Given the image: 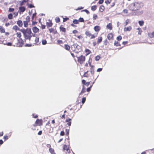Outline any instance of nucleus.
<instances>
[{"label": "nucleus", "instance_id": "nucleus-3", "mask_svg": "<svg viewBox=\"0 0 154 154\" xmlns=\"http://www.w3.org/2000/svg\"><path fill=\"white\" fill-rule=\"evenodd\" d=\"M140 8V5L138 3H136L131 5L130 9L132 11H136L139 10Z\"/></svg>", "mask_w": 154, "mask_h": 154}, {"label": "nucleus", "instance_id": "nucleus-37", "mask_svg": "<svg viewBox=\"0 0 154 154\" xmlns=\"http://www.w3.org/2000/svg\"><path fill=\"white\" fill-rule=\"evenodd\" d=\"M57 44L58 45H60L63 43V41L62 40H58L57 41Z\"/></svg>", "mask_w": 154, "mask_h": 154}, {"label": "nucleus", "instance_id": "nucleus-28", "mask_svg": "<svg viewBox=\"0 0 154 154\" xmlns=\"http://www.w3.org/2000/svg\"><path fill=\"white\" fill-rule=\"evenodd\" d=\"M114 45L116 46H120L121 45L118 41H115L114 43Z\"/></svg>", "mask_w": 154, "mask_h": 154}, {"label": "nucleus", "instance_id": "nucleus-16", "mask_svg": "<svg viewBox=\"0 0 154 154\" xmlns=\"http://www.w3.org/2000/svg\"><path fill=\"white\" fill-rule=\"evenodd\" d=\"M132 29L131 26H129L127 27H125L124 29V31L125 32L130 31Z\"/></svg>", "mask_w": 154, "mask_h": 154}, {"label": "nucleus", "instance_id": "nucleus-63", "mask_svg": "<svg viewBox=\"0 0 154 154\" xmlns=\"http://www.w3.org/2000/svg\"><path fill=\"white\" fill-rule=\"evenodd\" d=\"M104 44L105 45H107L108 43V42L107 41V39H106L104 41Z\"/></svg>", "mask_w": 154, "mask_h": 154}, {"label": "nucleus", "instance_id": "nucleus-27", "mask_svg": "<svg viewBox=\"0 0 154 154\" xmlns=\"http://www.w3.org/2000/svg\"><path fill=\"white\" fill-rule=\"evenodd\" d=\"M148 35L149 37L150 38H154V32H152V33H149Z\"/></svg>", "mask_w": 154, "mask_h": 154}, {"label": "nucleus", "instance_id": "nucleus-39", "mask_svg": "<svg viewBox=\"0 0 154 154\" xmlns=\"http://www.w3.org/2000/svg\"><path fill=\"white\" fill-rule=\"evenodd\" d=\"M137 30L138 31V34L139 35H141L142 31L141 28L139 27L137 28Z\"/></svg>", "mask_w": 154, "mask_h": 154}, {"label": "nucleus", "instance_id": "nucleus-8", "mask_svg": "<svg viewBox=\"0 0 154 154\" xmlns=\"http://www.w3.org/2000/svg\"><path fill=\"white\" fill-rule=\"evenodd\" d=\"M63 149L64 151L66 150L67 152L69 153H70V150L68 145H64L63 146Z\"/></svg>", "mask_w": 154, "mask_h": 154}, {"label": "nucleus", "instance_id": "nucleus-34", "mask_svg": "<svg viewBox=\"0 0 154 154\" xmlns=\"http://www.w3.org/2000/svg\"><path fill=\"white\" fill-rule=\"evenodd\" d=\"M130 20L129 19H127L126 20V21H125V26H126V25H127L128 23H130Z\"/></svg>", "mask_w": 154, "mask_h": 154}, {"label": "nucleus", "instance_id": "nucleus-17", "mask_svg": "<svg viewBox=\"0 0 154 154\" xmlns=\"http://www.w3.org/2000/svg\"><path fill=\"white\" fill-rule=\"evenodd\" d=\"M100 27L98 26H96L94 27V29L96 32H99L100 30Z\"/></svg>", "mask_w": 154, "mask_h": 154}, {"label": "nucleus", "instance_id": "nucleus-1", "mask_svg": "<svg viewBox=\"0 0 154 154\" xmlns=\"http://www.w3.org/2000/svg\"><path fill=\"white\" fill-rule=\"evenodd\" d=\"M23 36L24 38L25 42H26L27 40H28L30 42L31 38L32 37V31L31 29H27L26 31L23 32Z\"/></svg>", "mask_w": 154, "mask_h": 154}, {"label": "nucleus", "instance_id": "nucleus-46", "mask_svg": "<svg viewBox=\"0 0 154 154\" xmlns=\"http://www.w3.org/2000/svg\"><path fill=\"white\" fill-rule=\"evenodd\" d=\"M14 11V8H9L8 10L9 12H13Z\"/></svg>", "mask_w": 154, "mask_h": 154}, {"label": "nucleus", "instance_id": "nucleus-59", "mask_svg": "<svg viewBox=\"0 0 154 154\" xmlns=\"http://www.w3.org/2000/svg\"><path fill=\"white\" fill-rule=\"evenodd\" d=\"M81 11L82 12L85 11L87 14H89L90 13L89 11L88 10H86V9H85V10H82V11Z\"/></svg>", "mask_w": 154, "mask_h": 154}, {"label": "nucleus", "instance_id": "nucleus-60", "mask_svg": "<svg viewBox=\"0 0 154 154\" xmlns=\"http://www.w3.org/2000/svg\"><path fill=\"white\" fill-rule=\"evenodd\" d=\"M123 11L124 13L127 14L128 13V10L127 9H124Z\"/></svg>", "mask_w": 154, "mask_h": 154}, {"label": "nucleus", "instance_id": "nucleus-51", "mask_svg": "<svg viewBox=\"0 0 154 154\" xmlns=\"http://www.w3.org/2000/svg\"><path fill=\"white\" fill-rule=\"evenodd\" d=\"M42 44L43 45H45L47 44V41L46 40H44L42 42Z\"/></svg>", "mask_w": 154, "mask_h": 154}, {"label": "nucleus", "instance_id": "nucleus-43", "mask_svg": "<svg viewBox=\"0 0 154 154\" xmlns=\"http://www.w3.org/2000/svg\"><path fill=\"white\" fill-rule=\"evenodd\" d=\"M97 18V15L96 14H94L93 15V20H96Z\"/></svg>", "mask_w": 154, "mask_h": 154}, {"label": "nucleus", "instance_id": "nucleus-48", "mask_svg": "<svg viewBox=\"0 0 154 154\" xmlns=\"http://www.w3.org/2000/svg\"><path fill=\"white\" fill-rule=\"evenodd\" d=\"M36 13H34L32 17V21L34 20V18L36 17Z\"/></svg>", "mask_w": 154, "mask_h": 154}, {"label": "nucleus", "instance_id": "nucleus-13", "mask_svg": "<svg viewBox=\"0 0 154 154\" xmlns=\"http://www.w3.org/2000/svg\"><path fill=\"white\" fill-rule=\"evenodd\" d=\"M60 31V32H63L64 33H65L66 32V29L63 27V25H61L59 27Z\"/></svg>", "mask_w": 154, "mask_h": 154}, {"label": "nucleus", "instance_id": "nucleus-61", "mask_svg": "<svg viewBox=\"0 0 154 154\" xmlns=\"http://www.w3.org/2000/svg\"><path fill=\"white\" fill-rule=\"evenodd\" d=\"M35 42L36 43H38L39 42V38L37 37L35 38Z\"/></svg>", "mask_w": 154, "mask_h": 154}, {"label": "nucleus", "instance_id": "nucleus-30", "mask_svg": "<svg viewBox=\"0 0 154 154\" xmlns=\"http://www.w3.org/2000/svg\"><path fill=\"white\" fill-rule=\"evenodd\" d=\"M85 52L86 53V55H88V54H91V51L89 49H85Z\"/></svg>", "mask_w": 154, "mask_h": 154}, {"label": "nucleus", "instance_id": "nucleus-22", "mask_svg": "<svg viewBox=\"0 0 154 154\" xmlns=\"http://www.w3.org/2000/svg\"><path fill=\"white\" fill-rule=\"evenodd\" d=\"M102 41V36L99 37L97 38V44L100 43Z\"/></svg>", "mask_w": 154, "mask_h": 154}, {"label": "nucleus", "instance_id": "nucleus-38", "mask_svg": "<svg viewBox=\"0 0 154 154\" xmlns=\"http://www.w3.org/2000/svg\"><path fill=\"white\" fill-rule=\"evenodd\" d=\"M24 26L25 27H27L28 26V22L24 21L23 22Z\"/></svg>", "mask_w": 154, "mask_h": 154}, {"label": "nucleus", "instance_id": "nucleus-33", "mask_svg": "<svg viewBox=\"0 0 154 154\" xmlns=\"http://www.w3.org/2000/svg\"><path fill=\"white\" fill-rule=\"evenodd\" d=\"M17 36V37L19 38V39L21 38V34L20 32H17L16 33Z\"/></svg>", "mask_w": 154, "mask_h": 154}, {"label": "nucleus", "instance_id": "nucleus-20", "mask_svg": "<svg viewBox=\"0 0 154 154\" xmlns=\"http://www.w3.org/2000/svg\"><path fill=\"white\" fill-rule=\"evenodd\" d=\"M17 24L18 26L20 27H22L23 24L22 21L21 20H19L17 22Z\"/></svg>", "mask_w": 154, "mask_h": 154}, {"label": "nucleus", "instance_id": "nucleus-49", "mask_svg": "<svg viewBox=\"0 0 154 154\" xmlns=\"http://www.w3.org/2000/svg\"><path fill=\"white\" fill-rule=\"evenodd\" d=\"M90 72L91 74L93 75L94 73V68L90 69Z\"/></svg>", "mask_w": 154, "mask_h": 154}, {"label": "nucleus", "instance_id": "nucleus-47", "mask_svg": "<svg viewBox=\"0 0 154 154\" xmlns=\"http://www.w3.org/2000/svg\"><path fill=\"white\" fill-rule=\"evenodd\" d=\"M86 97H84L82 98V104H83L85 103V102L86 101Z\"/></svg>", "mask_w": 154, "mask_h": 154}, {"label": "nucleus", "instance_id": "nucleus-29", "mask_svg": "<svg viewBox=\"0 0 154 154\" xmlns=\"http://www.w3.org/2000/svg\"><path fill=\"white\" fill-rule=\"evenodd\" d=\"M13 29L15 31H17L20 29V28L17 25L14 26L13 27Z\"/></svg>", "mask_w": 154, "mask_h": 154}, {"label": "nucleus", "instance_id": "nucleus-7", "mask_svg": "<svg viewBox=\"0 0 154 154\" xmlns=\"http://www.w3.org/2000/svg\"><path fill=\"white\" fill-rule=\"evenodd\" d=\"M25 40H23L22 38L18 40V42L17 44V46L19 47H21L24 44Z\"/></svg>", "mask_w": 154, "mask_h": 154}, {"label": "nucleus", "instance_id": "nucleus-26", "mask_svg": "<svg viewBox=\"0 0 154 154\" xmlns=\"http://www.w3.org/2000/svg\"><path fill=\"white\" fill-rule=\"evenodd\" d=\"M1 41H2V43L4 44V45H7L9 46H11L12 45V43L11 42L5 43L4 41H2L1 40Z\"/></svg>", "mask_w": 154, "mask_h": 154}, {"label": "nucleus", "instance_id": "nucleus-6", "mask_svg": "<svg viewBox=\"0 0 154 154\" xmlns=\"http://www.w3.org/2000/svg\"><path fill=\"white\" fill-rule=\"evenodd\" d=\"M43 125V120L42 119H37L35 121V124L33 125V126H42Z\"/></svg>", "mask_w": 154, "mask_h": 154}, {"label": "nucleus", "instance_id": "nucleus-19", "mask_svg": "<svg viewBox=\"0 0 154 154\" xmlns=\"http://www.w3.org/2000/svg\"><path fill=\"white\" fill-rule=\"evenodd\" d=\"M64 48L65 49L69 51L70 49V47L68 44H65L64 45Z\"/></svg>", "mask_w": 154, "mask_h": 154}, {"label": "nucleus", "instance_id": "nucleus-45", "mask_svg": "<svg viewBox=\"0 0 154 154\" xmlns=\"http://www.w3.org/2000/svg\"><path fill=\"white\" fill-rule=\"evenodd\" d=\"M73 23L75 24H78L79 23V22L78 20L76 19L74 20L73 21Z\"/></svg>", "mask_w": 154, "mask_h": 154}, {"label": "nucleus", "instance_id": "nucleus-31", "mask_svg": "<svg viewBox=\"0 0 154 154\" xmlns=\"http://www.w3.org/2000/svg\"><path fill=\"white\" fill-rule=\"evenodd\" d=\"M144 23V22L143 20H140L138 21L139 24L141 26H143Z\"/></svg>", "mask_w": 154, "mask_h": 154}, {"label": "nucleus", "instance_id": "nucleus-57", "mask_svg": "<svg viewBox=\"0 0 154 154\" xmlns=\"http://www.w3.org/2000/svg\"><path fill=\"white\" fill-rule=\"evenodd\" d=\"M104 2V0H99L98 2V3L100 4H102Z\"/></svg>", "mask_w": 154, "mask_h": 154}, {"label": "nucleus", "instance_id": "nucleus-52", "mask_svg": "<svg viewBox=\"0 0 154 154\" xmlns=\"http://www.w3.org/2000/svg\"><path fill=\"white\" fill-rule=\"evenodd\" d=\"M100 57L99 56H97L95 57V60L96 61H97L100 59Z\"/></svg>", "mask_w": 154, "mask_h": 154}, {"label": "nucleus", "instance_id": "nucleus-58", "mask_svg": "<svg viewBox=\"0 0 154 154\" xmlns=\"http://www.w3.org/2000/svg\"><path fill=\"white\" fill-rule=\"evenodd\" d=\"M3 138L4 139L5 141L8 139V136L7 135H5L3 137Z\"/></svg>", "mask_w": 154, "mask_h": 154}, {"label": "nucleus", "instance_id": "nucleus-24", "mask_svg": "<svg viewBox=\"0 0 154 154\" xmlns=\"http://www.w3.org/2000/svg\"><path fill=\"white\" fill-rule=\"evenodd\" d=\"M0 32L2 33L5 32V28L2 26H0Z\"/></svg>", "mask_w": 154, "mask_h": 154}, {"label": "nucleus", "instance_id": "nucleus-32", "mask_svg": "<svg viewBox=\"0 0 154 154\" xmlns=\"http://www.w3.org/2000/svg\"><path fill=\"white\" fill-rule=\"evenodd\" d=\"M97 9V6L96 5H93L91 7V10L93 11H95Z\"/></svg>", "mask_w": 154, "mask_h": 154}, {"label": "nucleus", "instance_id": "nucleus-9", "mask_svg": "<svg viewBox=\"0 0 154 154\" xmlns=\"http://www.w3.org/2000/svg\"><path fill=\"white\" fill-rule=\"evenodd\" d=\"M72 118V117L71 119L68 118L66 119V122H67L66 125L70 127L71 126L72 123L71 120Z\"/></svg>", "mask_w": 154, "mask_h": 154}, {"label": "nucleus", "instance_id": "nucleus-18", "mask_svg": "<svg viewBox=\"0 0 154 154\" xmlns=\"http://www.w3.org/2000/svg\"><path fill=\"white\" fill-rule=\"evenodd\" d=\"M106 28L109 29L110 30H112V23H109L106 26Z\"/></svg>", "mask_w": 154, "mask_h": 154}, {"label": "nucleus", "instance_id": "nucleus-55", "mask_svg": "<svg viewBox=\"0 0 154 154\" xmlns=\"http://www.w3.org/2000/svg\"><path fill=\"white\" fill-rule=\"evenodd\" d=\"M82 83L83 84V85H84L85 86L86 83V81L85 80L83 79L82 80Z\"/></svg>", "mask_w": 154, "mask_h": 154}, {"label": "nucleus", "instance_id": "nucleus-42", "mask_svg": "<svg viewBox=\"0 0 154 154\" xmlns=\"http://www.w3.org/2000/svg\"><path fill=\"white\" fill-rule=\"evenodd\" d=\"M122 37L121 35H119L116 38V39L118 41H120L122 39Z\"/></svg>", "mask_w": 154, "mask_h": 154}, {"label": "nucleus", "instance_id": "nucleus-50", "mask_svg": "<svg viewBox=\"0 0 154 154\" xmlns=\"http://www.w3.org/2000/svg\"><path fill=\"white\" fill-rule=\"evenodd\" d=\"M79 22H84V20L83 18L80 17L79 19L78 20Z\"/></svg>", "mask_w": 154, "mask_h": 154}, {"label": "nucleus", "instance_id": "nucleus-56", "mask_svg": "<svg viewBox=\"0 0 154 154\" xmlns=\"http://www.w3.org/2000/svg\"><path fill=\"white\" fill-rule=\"evenodd\" d=\"M25 46L26 47H31L32 45L31 44H25Z\"/></svg>", "mask_w": 154, "mask_h": 154}, {"label": "nucleus", "instance_id": "nucleus-5", "mask_svg": "<svg viewBox=\"0 0 154 154\" xmlns=\"http://www.w3.org/2000/svg\"><path fill=\"white\" fill-rule=\"evenodd\" d=\"M77 59L78 62L81 64H83L85 60V57L83 55L78 57Z\"/></svg>", "mask_w": 154, "mask_h": 154}, {"label": "nucleus", "instance_id": "nucleus-23", "mask_svg": "<svg viewBox=\"0 0 154 154\" xmlns=\"http://www.w3.org/2000/svg\"><path fill=\"white\" fill-rule=\"evenodd\" d=\"M105 9V7L103 5H101L99 11L101 12H103Z\"/></svg>", "mask_w": 154, "mask_h": 154}, {"label": "nucleus", "instance_id": "nucleus-41", "mask_svg": "<svg viewBox=\"0 0 154 154\" xmlns=\"http://www.w3.org/2000/svg\"><path fill=\"white\" fill-rule=\"evenodd\" d=\"M26 21L27 22H29L30 21V17H29V16H27L26 18Z\"/></svg>", "mask_w": 154, "mask_h": 154}, {"label": "nucleus", "instance_id": "nucleus-35", "mask_svg": "<svg viewBox=\"0 0 154 154\" xmlns=\"http://www.w3.org/2000/svg\"><path fill=\"white\" fill-rule=\"evenodd\" d=\"M88 72V70L86 72H85L84 73L83 76H84V77H88L89 76L88 74L87 73Z\"/></svg>", "mask_w": 154, "mask_h": 154}, {"label": "nucleus", "instance_id": "nucleus-36", "mask_svg": "<svg viewBox=\"0 0 154 154\" xmlns=\"http://www.w3.org/2000/svg\"><path fill=\"white\" fill-rule=\"evenodd\" d=\"M8 18L10 20L12 19L13 18V15L11 13L9 14L8 15Z\"/></svg>", "mask_w": 154, "mask_h": 154}, {"label": "nucleus", "instance_id": "nucleus-64", "mask_svg": "<svg viewBox=\"0 0 154 154\" xmlns=\"http://www.w3.org/2000/svg\"><path fill=\"white\" fill-rule=\"evenodd\" d=\"M66 134L68 135V134H69V129H66Z\"/></svg>", "mask_w": 154, "mask_h": 154}, {"label": "nucleus", "instance_id": "nucleus-62", "mask_svg": "<svg viewBox=\"0 0 154 154\" xmlns=\"http://www.w3.org/2000/svg\"><path fill=\"white\" fill-rule=\"evenodd\" d=\"M111 1H109L108 0H106V1H105V2L106 4H107V5L108 4H110V3H111Z\"/></svg>", "mask_w": 154, "mask_h": 154}, {"label": "nucleus", "instance_id": "nucleus-21", "mask_svg": "<svg viewBox=\"0 0 154 154\" xmlns=\"http://www.w3.org/2000/svg\"><path fill=\"white\" fill-rule=\"evenodd\" d=\"M32 30L35 33H36L39 32V29L36 27L35 26L32 28Z\"/></svg>", "mask_w": 154, "mask_h": 154}, {"label": "nucleus", "instance_id": "nucleus-11", "mask_svg": "<svg viewBox=\"0 0 154 154\" xmlns=\"http://www.w3.org/2000/svg\"><path fill=\"white\" fill-rule=\"evenodd\" d=\"M107 38L109 40H113L114 39L113 34L112 33H110L108 34L107 36Z\"/></svg>", "mask_w": 154, "mask_h": 154}, {"label": "nucleus", "instance_id": "nucleus-25", "mask_svg": "<svg viewBox=\"0 0 154 154\" xmlns=\"http://www.w3.org/2000/svg\"><path fill=\"white\" fill-rule=\"evenodd\" d=\"M49 150L51 154H56L54 149L52 148H49Z\"/></svg>", "mask_w": 154, "mask_h": 154}, {"label": "nucleus", "instance_id": "nucleus-54", "mask_svg": "<svg viewBox=\"0 0 154 154\" xmlns=\"http://www.w3.org/2000/svg\"><path fill=\"white\" fill-rule=\"evenodd\" d=\"M28 8H34L35 6L33 5L30 4L28 5Z\"/></svg>", "mask_w": 154, "mask_h": 154}, {"label": "nucleus", "instance_id": "nucleus-12", "mask_svg": "<svg viewBox=\"0 0 154 154\" xmlns=\"http://www.w3.org/2000/svg\"><path fill=\"white\" fill-rule=\"evenodd\" d=\"M53 24L52 21L50 20H48V21L46 22V26L48 28L52 27Z\"/></svg>", "mask_w": 154, "mask_h": 154}, {"label": "nucleus", "instance_id": "nucleus-4", "mask_svg": "<svg viewBox=\"0 0 154 154\" xmlns=\"http://www.w3.org/2000/svg\"><path fill=\"white\" fill-rule=\"evenodd\" d=\"M85 34L88 37H90L91 39H93L97 36L98 33H97L92 34L90 31L87 30L85 32Z\"/></svg>", "mask_w": 154, "mask_h": 154}, {"label": "nucleus", "instance_id": "nucleus-40", "mask_svg": "<svg viewBox=\"0 0 154 154\" xmlns=\"http://www.w3.org/2000/svg\"><path fill=\"white\" fill-rule=\"evenodd\" d=\"M55 21L56 23H58L60 21V18L59 17H57L55 19Z\"/></svg>", "mask_w": 154, "mask_h": 154}, {"label": "nucleus", "instance_id": "nucleus-10", "mask_svg": "<svg viewBox=\"0 0 154 154\" xmlns=\"http://www.w3.org/2000/svg\"><path fill=\"white\" fill-rule=\"evenodd\" d=\"M26 10V8L24 6H21L19 8L18 12H19L20 14H21V13H23Z\"/></svg>", "mask_w": 154, "mask_h": 154}, {"label": "nucleus", "instance_id": "nucleus-53", "mask_svg": "<svg viewBox=\"0 0 154 154\" xmlns=\"http://www.w3.org/2000/svg\"><path fill=\"white\" fill-rule=\"evenodd\" d=\"M83 8H84L82 7H79L78 8H77V9H75V10L76 11H78V10L82 9Z\"/></svg>", "mask_w": 154, "mask_h": 154}, {"label": "nucleus", "instance_id": "nucleus-15", "mask_svg": "<svg viewBox=\"0 0 154 154\" xmlns=\"http://www.w3.org/2000/svg\"><path fill=\"white\" fill-rule=\"evenodd\" d=\"M86 91V88L85 87V86L84 85H82V90L79 94V95H81L83 94L84 93H85Z\"/></svg>", "mask_w": 154, "mask_h": 154}, {"label": "nucleus", "instance_id": "nucleus-2", "mask_svg": "<svg viewBox=\"0 0 154 154\" xmlns=\"http://www.w3.org/2000/svg\"><path fill=\"white\" fill-rule=\"evenodd\" d=\"M71 49L74 52L78 53L81 50L80 47L77 44H74L71 46Z\"/></svg>", "mask_w": 154, "mask_h": 154}, {"label": "nucleus", "instance_id": "nucleus-14", "mask_svg": "<svg viewBox=\"0 0 154 154\" xmlns=\"http://www.w3.org/2000/svg\"><path fill=\"white\" fill-rule=\"evenodd\" d=\"M49 31L50 33H53L54 34H56L57 33L56 30L53 28L49 29Z\"/></svg>", "mask_w": 154, "mask_h": 154}, {"label": "nucleus", "instance_id": "nucleus-44", "mask_svg": "<svg viewBox=\"0 0 154 154\" xmlns=\"http://www.w3.org/2000/svg\"><path fill=\"white\" fill-rule=\"evenodd\" d=\"M61 17L63 19V22H65L67 21L68 20H69V18L68 17L64 18V17H63V16H61Z\"/></svg>", "mask_w": 154, "mask_h": 154}]
</instances>
